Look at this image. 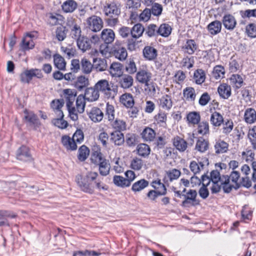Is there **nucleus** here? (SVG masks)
I'll return each instance as SVG.
<instances>
[{
    "mask_svg": "<svg viewBox=\"0 0 256 256\" xmlns=\"http://www.w3.org/2000/svg\"><path fill=\"white\" fill-rule=\"evenodd\" d=\"M98 176V173L96 172H88L85 175H78L76 176V182L82 191L92 194L94 192V182Z\"/></svg>",
    "mask_w": 256,
    "mask_h": 256,
    "instance_id": "nucleus-1",
    "label": "nucleus"
},
{
    "mask_svg": "<svg viewBox=\"0 0 256 256\" xmlns=\"http://www.w3.org/2000/svg\"><path fill=\"white\" fill-rule=\"evenodd\" d=\"M92 162L98 166L100 174L104 176L109 174L110 165L108 160H107L100 150H96L92 152L91 156Z\"/></svg>",
    "mask_w": 256,
    "mask_h": 256,
    "instance_id": "nucleus-2",
    "label": "nucleus"
},
{
    "mask_svg": "<svg viewBox=\"0 0 256 256\" xmlns=\"http://www.w3.org/2000/svg\"><path fill=\"white\" fill-rule=\"evenodd\" d=\"M76 96V91L75 90L65 89V100L67 109L70 118L74 121L76 120L78 118V114L76 113V108L74 106Z\"/></svg>",
    "mask_w": 256,
    "mask_h": 256,
    "instance_id": "nucleus-3",
    "label": "nucleus"
},
{
    "mask_svg": "<svg viewBox=\"0 0 256 256\" xmlns=\"http://www.w3.org/2000/svg\"><path fill=\"white\" fill-rule=\"evenodd\" d=\"M224 184L223 190L224 192H230L232 188L237 190L240 188L238 180L240 178V174L238 171L232 170L229 176H224Z\"/></svg>",
    "mask_w": 256,
    "mask_h": 256,
    "instance_id": "nucleus-4",
    "label": "nucleus"
},
{
    "mask_svg": "<svg viewBox=\"0 0 256 256\" xmlns=\"http://www.w3.org/2000/svg\"><path fill=\"white\" fill-rule=\"evenodd\" d=\"M95 88L98 92L102 93L107 98H114L116 90L112 82L105 79L99 80L95 84Z\"/></svg>",
    "mask_w": 256,
    "mask_h": 256,
    "instance_id": "nucleus-5",
    "label": "nucleus"
},
{
    "mask_svg": "<svg viewBox=\"0 0 256 256\" xmlns=\"http://www.w3.org/2000/svg\"><path fill=\"white\" fill-rule=\"evenodd\" d=\"M100 38L98 35L94 34L89 38L86 36H82L76 40V44L79 50L82 52L90 50L92 44L98 43Z\"/></svg>",
    "mask_w": 256,
    "mask_h": 256,
    "instance_id": "nucleus-6",
    "label": "nucleus"
},
{
    "mask_svg": "<svg viewBox=\"0 0 256 256\" xmlns=\"http://www.w3.org/2000/svg\"><path fill=\"white\" fill-rule=\"evenodd\" d=\"M136 80L140 83L144 84L150 92H156V88L152 83L150 84L149 82L152 79V74L148 70L140 69L136 74Z\"/></svg>",
    "mask_w": 256,
    "mask_h": 256,
    "instance_id": "nucleus-7",
    "label": "nucleus"
},
{
    "mask_svg": "<svg viewBox=\"0 0 256 256\" xmlns=\"http://www.w3.org/2000/svg\"><path fill=\"white\" fill-rule=\"evenodd\" d=\"M209 177L212 183V186L210 188L212 193L219 192L222 187L223 188L224 184V176L221 177L218 171L217 170H212Z\"/></svg>",
    "mask_w": 256,
    "mask_h": 256,
    "instance_id": "nucleus-8",
    "label": "nucleus"
},
{
    "mask_svg": "<svg viewBox=\"0 0 256 256\" xmlns=\"http://www.w3.org/2000/svg\"><path fill=\"white\" fill-rule=\"evenodd\" d=\"M197 192L194 190H190L186 194H183L184 200L182 201V206L183 207L189 208L200 204V200L196 199Z\"/></svg>",
    "mask_w": 256,
    "mask_h": 256,
    "instance_id": "nucleus-9",
    "label": "nucleus"
},
{
    "mask_svg": "<svg viewBox=\"0 0 256 256\" xmlns=\"http://www.w3.org/2000/svg\"><path fill=\"white\" fill-rule=\"evenodd\" d=\"M110 52L116 58L120 61L125 60L128 56L126 48L119 40H116L112 45Z\"/></svg>",
    "mask_w": 256,
    "mask_h": 256,
    "instance_id": "nucleus-10",
    "label": "nucleus"
},
{
    "mask_svg": "<svg viewBox=\"0 0 256 256\" xmlns=\"http://www.w3.org/2000/svg\"><path fill=\"white\" fill-rule=\"evenodd\" d=\"M43 76L40 70L37 68H32L29 70H26L20 75V78L22 82L28 84L32 80L33 77H36L38 78H41Z\"/></svg>",
    "mask_w": 256,
    "mask_h": 256,
    "instance_id": "nucleus-11",
    "label": "nucleus"
},
{
    "mask_svg": "<svg viewBox=\"0 0 256 256\" xmlns=\"http://www.w3.org/2000/svg\"><path fill=\"white\" fill-rule=\"evenodd\" d=\"M88 28L92 32H97L101 30L103 26L102 20L99 16H92L86 20Z\"/></svg>",
    "mask_w": 256,
    "mask_h": 256,
    "instance_id": "nucleus-12",
    "label": "nucleus"
},
{
    "mask_svg": "<svg viewBox=\"0 0 256 256\" xmlns=\"http://www.w3.org/2000/svg\"><path fill=\"white\" fill-rule=\"evenodd\" d=\"M222 22L224 28L230 31L233 30L237 24L234 16L230 14H225L222 17Z\"/></svg>",
    "mask_w": 256,
    "mask_h": 256,
    "instance_id": "nucleus-13",
    "label": "nucleus"
},
{
    "mask_svg": "<svg viewBox=\"0 0 256 256\" xmlns=\"http://www.w3.org/2000/svg\"><path fill=\"white\" fill-rule=\"evenodd\" d=\"M16 158L24 162H30L32 160L30 149L26 146H22L18 150Z\"/></svg>",
    "mask_w": 256,
    "mask_h": 256,
    "instance_id": "nucleus-14",
    "label": "nucleus"
},
{
    "mask_svg": "<svg viewBox=\"0 0 256 256\" xmlns=\"http://www.w3.org/2000/svg\"><path fill=\"white\" fill-rule=\"evenodd\" d=\"M104 10L106 16L112 18L114 16H118L120 13V8L114 2L107 4L104 6Z\"/></svg>",
    "mask_w": 256,
    "mask_h": 256,
    "instance_id": "nucleus-15",
    "label": "nucleus"
},
{
    "mask_svg": "<svg viewBox=\"0 0 256 256\" xmlns=\"http://www.w3.org/2000/svg\"><path fill=\"white\" fill-rule=\"evenodd\" d=\"M198 48V44L194 40H187L186 43L182 48V52L185 54H192Z\"/></svg>",
    "mask_w": 256,
    "mask_h": 256,
    "instance_id": "nucleus-16",
    "label": "nucleus"
},
{
    "mask_svg": "<svg viewBox=\"0 0 256 256\" xmlns=\"http://www.w3.org/2000/svg\"><path fill=\"white\" fill-rule=\"evenodd\" d=\"M100 38L105 44H110L114 40L115 34L112 29L104 28L101 32Z\"/></svg>",
    "mask_w": 256,
    "mask_h": 256,
    "instance_id": "nucleus-17",
    "label": "nucleus"
},
{
    "mask_svg": "<svg viewBox=\"0 0 256 256\" xmlns=\"http://www.w3.org/2000/svg\"><path fill=\"white\" fill-rule=\"evenodd\" d=\"M110 140L115 146H120L124 142V134L118 131H113L110 133Z\"/></svg>",
    "mask_w": 256,
    "mask_h": 256,
    "instance_id": "nucleus-18",
    "label": "nucleus"
},
{
    "mask_svg": "<svg viewBox=\"0 0 256 256\" xmlns=\"http://www.w3.org/2000/svg\"><path fill=\"white\" fill-rule=\"evenodd\" d=\"M122 64L120 62H114L109 68V72L112 77L119 78L122 75Z\"/></svg>",
    "mask_w": 256,
    "mask_h": 256,
    "instance_id": "nucleus-19",
    "label": "nucleus"
},
{
    "mask_svg": "<svg viewBox=\"0 0 256 256\" xmlns=\"http://www.w3.org/2000/svg\"><path fill=\"white\" fill-rule=\"evenodd\" d=\"M208 164V160L207 158H204L202 161H195L191 162L190 168L191 171L194 174L199 173L202 170L204 169L205 164Z\"/></svg>",
    "mask_w": 256,
    "mask_h": 256,
    "instance_id": "nucleus-20",
    "label": "nucleus"
},
{
    "mask_svg": "<svg viewBox=\"0 0 256 256\" xmlns=\"http://www.w3.org/2000/svg\"><path fill=\"white\" fill-rule=\"evenodd\" d=\"M159 105L160 108L166 110H170L173 104L171 96L166 94L159 98Z\"/></svg>",
    "mask_w": 256,
    "mask_h": 256,
    "instance_id": "nucleus-21",
    "label": "nucleus"
},
{
    "mask_svg": "<svg viewBox=\"0 0 256 256\" xmlns=\"http://www.w3.org/2000/svg\"><path fill=\"white\" fill-rule=\"evenodd\" d=\"M100 96V92L97 89L94 87L87 88L86 90L84 97L90 102L96 100Z\"/></svg>",
    "mask_w": 256,
    "mask_h": 256,
    "instance_id": "nucleus-22",
    "label": "nucleus"
},
{
    "mask_svg": "<svg viewBox=\"0 0 256 256\" xmlns=\"http://www.w3.org/2000/svg\"><path fill=\"white\" fill-rule=\"evenodd\" d=\"M88 116L92 122H98L102 121V120L104 113L100 108L97 107H94L88 113Z\"/></svg>",
    "mask_w": 256,
    "mask_h": 256,
    "instance_id": "nucleus-23",
    "label": "nucleus"
},
{
    "mask_svg": "<svg viewBox=\"0 0 256 256\" xmlns=\"http://www.w3.org/2000/svg\"><path fill=\"white\" fill-rule=\"evenodd\" d=\"M134 83V78L129 74H124L120 76L119 80V84L124 89H128L130 88Z\"/></svg>",
    "mask_w": 256,
    "mask_h": 256,
    "instance_id": "nucleus-24",
    "label": "nucleus"
},
{
    "mask_svg": "<svg viewBox=\"0 0 256 256\" xmlns=\"http://www.w3.org/2000/svg\"><path fill=\"white\" fill-rule=\"evenodd\" d=\"M210 122L213 126L219 127L224 122L223 116L218 112H212Z\"/></svg>",
    "mask_w": 256,
    "mask_h": 256,
    "instance_id": "nucleus-25",
    "label": "nucleus"
},
{
    "mask_svg": "<svg viewBox=\"0 0 256 256\" xmlns=\"http://www.w3.org/2000/svg\"><path fill=\"white\" fill-rule=\"evenodd\" d=\"M120 102L127 108L132 107L134 104V97L130 93H125L122 94L120 96Z\"/></svg>",
    "mask_w": 256,
    "mask_h": 256,
    "instance_id": "nucleus-26",
    "label": "nucleus"
},
{
    "mask_svg": "<svg viewBox=\"0 0 256 256\" xmlns=\"http://www.w3.org/2000/svg\"><path fill=\"white\" fill-rule=\"evenodd\" d=\"M148 185V181L144 178H142L134 182L132 184L131 189L134 192H138L147 188Z\"/></svg>",
    "mask_w": 256,
    "mask_h": 256,
    "instance_id": "nucleus-27",
    "label": "nucleus"
},
{
    "mask_svg": "<svg viewBox=\"0 0 256 256\" xmlns=\"http://www.w3.org/2000/svg\"><path fill=\"white\" fill-rule=\"evenodd\" d=\"M209 142L203 138H200L196 141L195 150L201 153H204L209 148Z\"/></svg>",
    "mask_w": 256,
    "mask_h": 256,
    "instance_id": "nucleus-28",
    "label": "nucleus"
},
{
    "mask_svg": "<svg viewBox=\"0 0 256 256\" xmlns=\"http://www.w3.org/2000/svg\"><path fill=\"white\" fill-rule=\"evenodd\" d=\"M173 144L176 150L180 152H184L188 147L187 142L182 138L178 136L174 138Z\"/></svg>",
    "mask_w": 256,
    "mask_h": 256,
    "instance_id": "nucleus-29",
    "label": "nucleus"
},
{
    "mask_svg": "<svg viewBox=\"0 0 256 256\" xmlns=\"http://www.w3.org/2000/svg\"><path fill=\"white\" fill-rule=\"evenodd\" d=\"M110 124L112 128L114 130V131L122 132L126 130V122L124 120L118 118L114 119L112 121H110Z\"/></svg>",
    "mask_w": 256,
    "mask_h": 256,
    "instance_id": "nucleus-30",
    "label": "nucleus"
},
{
    "mask_svg": "<svg viewBox=\"0 0 256 256\" xmlns=\"http://www.w3.org/2000/svg\"><path fill=\"white\" fill-rule=\"evenodd\" d=\"M64 104V99H56L50 102V107L56 114H61L64 116L63 112L61 110Z\"/></svg>",
    "mask_w": 256,
    "mask_h": 256,
    "instance_id": "nucleus-31",
    "label": "nucleus"
},
{
    "mask_svg": "<svg viewBox=\"0 0 256 256\" xmlns=\"http://www.w3.org/2000/svg\"><path fill=\"white\" fill-rule=\"evenodd\" d=\"M157 50L150 46H145L143 50L144 58L149 60H154L157 56Z\"/></svg>",
    "mask_w": 256,
    "mask_h": 256,
    "instance_id": "nucleus-32",
    "label": "nucleus"
},
{
    "mask_svg": "<svg viewBox=\"0 0 256 256\" xmlns=\"http://www.w3.org/2000/svg\"><path fill=\"white\" fill-rule=\"evenodd\" d=\"M200 114L198 112H190L186 116V120L189 125H197L200 122Z\"/></svg>",
    "mask_w": 256,
    "mask_h": 256,
    "instance_id": "nucleus-33",
    "label": "nucleus"
},
{
    "mask_svg": "<svg viewBox=\"0 0 256 256\" xmlns=\"http://www.w3.org/2000/svg\"><path fill=\"white\" fill-rule=\"evenodd\" d=\"M70 22L73 23L72 20L68 21L67 22V26H70V35L72 38L77 40L78 39L82 36L81 35L82 30L80 27L76 24L70 26Z\"/></svg>",
    "mask_w": 256,
    "mask_h": 256,
    "instance_id": "nucleus-34",
    "label": "nucleus"
},
{
    "mask_svg": "<svg viewBox=\"0 0 256 256\" xmlns=\"http://www.w3.org/2000/svg\"><path fill=\"white\" fill-rule=\"evenodd\" d=\"M207 28L212 35H216L221 32L222 22L218 20H214L209 24Z\"/></svg>",
    "mask_w": 256,
    "mask_h": 256,
    "instance_id": "nucleus-35",
    "label": "nucleus"
},
{
    "mask_svg": "<svg viewBox=\"0 0 256 256\" xmlns=\"http://www.w3.org/2000/svg\"><path fill=\"white\" fill-rule=\"evenodd\" d=\"M218 92L220 97L224 99H228L231 95V88L226 84L220 85Z\"/></svg>",
    "mask_w": 256,
    "mask_h": 256,
    "instance_id": "nucleus-36",
    "label": "nucleus"
},
{
    "mask_svg": "<svg viewBox=\"0 0 256 256\" xmlns=\"http://www.w3.org/2000/svg\"><path fill=\"white\" fill-rule=\"evenodd\" d=\"M155 131L149 127H146L142 132L141 135L142 139L146 142H152L156 137Z\"/></svg>",
    "mask_w": 256,
    "mask_h": 256,
    "instance_id": "nucleus-37",
    "label": "nucleus"
},
{
    "mask_svg": "<svg viewBox=\"0 0 256 256\" xmlns=\"http://www.w3.org/2000/svg\"><path fill=\"white\" fill-rule=\"evenodd\" d=\"M89 84V80L88 78L84 76H80L76 78L73 86L79 90H83Z\"/></svg>",
    "mask_w": 256,
    "mask_h": 256,
    "instance_id": "nucleus-38",
    "label": "nucleus"
},
{
    "mask_svg": "<svg viewBox=\"0 0 256 256\" xmlns=\"http://www.w3.org/2000/svg\"><path fill=\"white\" fill-rule=\"evenodd\" d=\"M214 148L216 154L224 153L228 150V144L222 140H219L216 142Z\"/></svg>",
    "mask_w": 256,
    "mask_h": 256,
    "instance_id": "nucleus-39",
    "label": "nucleus"
},
{
    "mask_svg": "<svg viewBox=\"0 0 256 256\" xmlns=\"http://www.w3.org/2000/svg\"><path fill=\"white\" fill-rule=\"evenodd\" d=\"M197 133L202 136H207L210 134V126L208 122L202 121L198 124Z\"/></svg>",
    "mask_w": 256,
    "mask_h": 256,
    "instance_id": "nucleus-40",
    "label": "nucleus"
},
{
    "mask_svg": "<svg viewBox=\"0 0 256 256\" xmlns=\"http://www.w3.org/2000/svg\"><path fill=\"white\" fill-rule=\"evenodd\" d=\"M154 122L164 128L166 126L167 114L164 112H160L154 117Z\"/></svg>",
    "mask_w": 256,
    "mask_h": 256,
    "instance_id": "nucleus-41",
    "label": "nucleus"
},
{
    "mask_svg": "<svg viewBox=\"0 0 256 256\" xmlns=\"http://www.w3.org/2000/svg\"><path fill=\"white\" fill-rule=\"evenodd\" d=\"M130 30L131 36L132 38L137 39L142 35L144 31V28L142 24H134V26L130 28Z\"/></svg>",
    "mask_w": 256,
    "mask_h": 256,
    "instance_id": "nucleus-42",
    "label": "nucleus"
},
{
    "mask_svg": "<svg viewBox=\"0 0 256 256\" xmlns=\"http://www.w3.org/2000/svg\"><path fill=\"white\" fill-rule=\"evenodd\" d=\"M94 68L97 71L102 72L107 68L106 60L104 58H94L93 59Z\"/></svg>",
    "mask_w": 256,
    "mask_h": 256,
    "instance_id": "nucleus-43",
    "label": "nucleus"
},
{
    "mask_svg": "<svg viewBox=\"0 0 256 256\" xmlns=\"http://www.w3.org/2000/svg\"><path fill=\"white\" fill-rule=\"evenodd\" d=\"M206 76L204 71L202 69H198L194 74V80L197 84H202L206 80Z\"/></svg>",
    "mask_w": 256,
    "mask_h": 256,
    "instance_id": "nucleus-44",
    "label": "nucleus"
},
{
    "mask_svg": "<svg viewBox=\"0 0 256 256\" xmlns=\"http://www.w3.org/2000/svg\"><path fill=\"white\" fill-rule=\"evenodd\" d=\"M244 118L246 122L252 124L256 120V111L252 108L246 110Z\"/></svg>",
    "mask_w": 256,
    "mask_h": 256,
    "instance_id": "nucleus-45",
    "label": "nucleus"
},
{
    "mask_svg": "<svg viewBox=\"0 0 256 256\" xmlns=\"http://www.w3.org/2000/svg\"><path fill=\"white\" fill-rule=\"evenodd\" d=\"M138 154L144 158H146L150 154V148L148 144H140L136 147Z\"/></svg>",
    "mask_w": 256,
    "mask_h": 256,
    "instance_id": "nucleus-46",
    "label": "nucleus"
},
{
    "mask_svg": "<svg viewBox=\"0 0 256 256\" xmlns=\"http://www.w3.org/2000/svg\"><path fill=\"white\" fill-rule=\"evenodd\" d=\"M113 182L115 186L122 188L130 186L128 181L126 180L125 178L120 176H114L113 177Z\"/></svg>",
    "mask_w": 256,
    "mask_h": 256,
    "instance_id": "nucleus-47",
    "label": "nucleus"
},
{
    "mask_svg": "<svg viewBox=\"0 0 256 256\" xmlns=\"http://www.w3.org/2000/svg\"><path fill=\"white\" fill-rule=\"evenodd\" d=\"M172 30V28L168 24H162L158 28V36L166 38L168 36Z\"/></svg>",
    "mask_w": 256,
    "mask_h": 256,
    "instance_id": "nucleus-48",
    "label": "nucleus"
},
{
    "mask_svg": "<svg viewBox=\"0 0 256 256\" xmlns=\"http://www.w3.org/2000/svg\"><path fill=\"white\" fill-rule=\"evenodd\" d=\"M152 185L160 195L164 196L166 194V188L164 184L161 182L160 180H158L153 181Z\"/></svg>",
    "mask_w": 256,
    "mask_h": 256,
    "instance_id": "nucleus-49",
    "label": "nucleus"
},
{
    "mask_svg": "<svg viewBox=\"0 0 256 256\" xmlns=\"http://www.w3.org/2000/svg\"><path fill=\"white\" fill-rule=\"evenodd\" d=\"M181 172L180 170L173 168L166 172V176L165 177L166 182L170 181L172 182L174 180L178 179L180 176Z\"/></svg>",
    "mask_w": 256,
    "mask_h": 256,
    "instance_id": "nucleus-50",
    "label": "nucleus"
},
{
    "mask_svg": "<svg viewBox=\"0 0 256 256\" xmlns=\"http://www.w3.org/2000/svg\"><path fill=\"white\" fill-rule=\"evenodd\" d=\"M105 115L108 122L112 121L115 118V109L113 105L108 102L105 108Z\"/></svg>",
    "mask_w": 256,
    "mask_h": 256,
    "instance_id": "nucleus-51",
    "label": "nucleus"
},
{
    "mask_svg": "<svg viewBox=\"0 0 256 256\" xmlns=\"http://www.w3.org/2000/svg\"><path fill=\"white\" fill-rule=\"evenodd\" d=\"M64 17L62 16L55 14H50L48 19V23L51 26H54L58 24H62Z\"/></svg>",
    "mask_w": 256,
    "mask_h": 256,
    "instance_id": "nucleus-52",
    "label": "nucleus"
},
{
    "mask_svg": "<svg viewBox=\"0 0 256 256\" xmlns=\"http://www.w3.org/2000/svg\"><path fill=\"white\" fill-rule=\"evenodd\" d=\"M90 150L85 145H82L78 149V159L82 162L84 161L88 157Z\"/></svg>",
    "mask_w": 256,
    "mask_h": 256,
    "instance_id": "nucleus-53",
    "label": "nucleus"
},
{
    "mask_svg": "<svg viewBox=\"0 0 256 256\" xmlns=\"http://www.w3.org/2000/svg\"><path fill=\"white\" fill-rule=\"evenodd\" d=\"M85 100H86V98L82 96H79L77 98L76 100V114L77 112L81 114L84 112L86 105Z\"/></svg>",
    "mask_w": 256,
    "mask_h": 256,
    "instance_id": "nucleus-54",
    "label": "nucleus"
},
{
    "mask_svg": "<svg viewBox=\"0 0 256 256\" xmlns=\"http://www.w3.org/2000/svg\"><path fill=\"white\" fill-rule=\"evenodd\" d=\"M53 57L55 67L60 70H64V58L58 54H54Z\"/></svg>",
    "mask_w": 256,
    "mask_h": 256,
    "instance_id": "nucleus-55",
    "label": "nucleus"
},
{
    "mask_svg": "<svg viewBox=\"0 0 256 256\" xmlns=\"http://www.w3.org/2000/svg\"><path fill=\"white\" fill-rule=\"evenodd\" d=\"M184 96L188 100L194 101L196 94L195 90L192 87H188L184 90Z\"/></svg>",
    "mask_w": 256,
    "mask_h": 256,
    "instance_id": "nucleus-56",
    "label": "nucleus"
},
{
    "mask_svg": "<svg viewBox=\"0 0 256 256\" xmlns=\"http://www.w3.org/2000/svg\"><path fill=\"white\" fill-rule=\"evenodd\" d=\"M230 84L234 85L237 88L241 87L243 83L242 78L240 75L237 74L232 75L230 78Z\"/></svg>",
    "mask_w": 256,
    "mask_h": 256,
    "instance_id": "nucleus-57",
    "label": "nucleus"
},
{
    "mask_svg": "<svg viewBox=\"0 0 256 256\" xmlns=\"http://www.w3.org/2000/svg\"><path fill=\"white\" fill-rule=\"evenodd\" d=\"M225 74L224 68L218 65L214 67L212 71V76L216 80L224 78Z\"/></svg>",
    "mask_w": 256,
    "mask_h": 256,
    "instance_id": "nucleus-58",
    "label": "nucleus"
},
{
    "mask_svg": "<svg viewBox=\"0 0 256 256\" xmlns=\"http://www.w3.org/2000/svg\"><path fill=\"white\" fill-rule=\"evenodd\" d=\"M24 118L30 123L34 126H38L40 124L36 115L32 112H26V115L25 116Z\"/></svg>",
    "mask_w": 256,
    "mask_h": 256,
    "instance_id": "nucleus-59",
    "label": "nucleus"
},
{
    "mask_svg": "<svg viewBox=\"0 0 256 256\" xmlns=\"http://www.w3.org/2000/svg\"><path fill=\"white\" fill-rule=\"evenodd\" d=\"M146 34L148 37L158 36V28L154 24H150L146 29Z\"/></svg>",
    "mask_w": 256,
    "mask_h": 256,
    "instance_id": "nucleus-60",
    "label": "nucleus"
},
{
    "mask_svg": "<svg viewBox=\"0 0 256 256\" xmlns=\"http://www.w3.org/2000/svg\"><path fill=\"white\" fill-rule=\"evenodd\" d=\"M82 69L84 73L88 74H90L94 67L91 62L86 58H83L81 62Z\"/></svg>",
    "mask_w": 256,
    "mask_h": 256,
    "instance_id": "nucleus-61",
    "label": "nucleus"
},
{
    "mask_svg": "<svg viewBox=\"0 0 256 256\" xmlns=\"http://www.w3.org/2000/svg\"><path fill=\"white\" fill-rule=\"evenodd\" d=\"M222 126V132L225 134H229L234 128L233 122L230 120H227L224 122Z\"/></svg>",
    "mask_w": 256,
    "mask_h": 256,
    "instance_id": "nucleus-62",
    "label": "nucleus"
},
{
    "mask_svg": "<svg viewBox=\"0 0 256 256\" xmlns=\"http://www.w3.org/2000/svg\"><path fill=\"white\" fill-rule=\"evenodd\" d=\"M77 3L74 0L65 1V12H72L77 8Z\"/></svg>",
    "mask_w": 256,
    "mask_h": 256,
    "instance_id": "nucleus-63",
    "label": "nucleus"
},
{
    "mask_svg": "<svg viewBox=\"0 0 256 256\" xmlns=\"http://www.w3.org/2000/svg\"><path fill=\"white\" fill-rule=\"evenodd\" d=\"M246 32L248 36L256 38V24L253 23L248 24L246 28Z\"/></svg>",
    "mask_w": 256,
    "mask_h": 256,
    "instance_id": "nucleus-64",
    "label": "nucleus"
}]
</instances>
